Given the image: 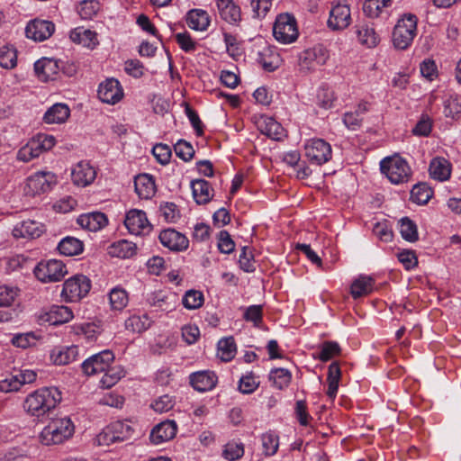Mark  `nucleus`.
I'll use <instances>...</instances> for the list:
<instances>
[{
    "instance_id": "obj_1",
    "label": "nucleus",
    "mask_w": 461,
    "mask_h": 461,
    "mask_svg": "<svg viewBox=\"0 0 461 461\" xmlns=\"http://www.w3.org/2000/svg\"><path fill=\"white\" fill-rule=\"evenodd\" d=\"M61 401V393L56 387H42L30 393L24 400L25 411L40 418L56 408Z\"/></svg>"
},
{
    "instance_id": "obj_2",
    "label": "nucleus",
    "mask_w": 461,
    "mask_h": 461,
    "mask_svg": "<svg viewBox=\"0 0 461 461\" xmlns=\"http://www.w3.org/2000/svg\"><path fill=\"white\" fill-rule=\"evenodd\" d=\"M75 432V426L68 416L52 418L40 434V441L45 446L62 444Z\"/></svg>"
},
{
    "instance_id": "obj_3",
    "label": "nucleus",
    "mask_w": 461,
    "mask_h": 461,
    "mask_svg": "<svg viewBox=\"0 0 461 461\" xmlns=\"http://www.w3.org/2000/svg\"><path fill=\"white\" fill-rule=\"evenodd\" d=\"M381 172L394 185L407 183L411 176L408 162L399 155L386 157L380 162Z\"/></svg>"
},
{
    "instance_id": "obj_4",
    "label": "nucleus",
    "mask_w": 461,
    "mask_h": 461,
    "mask_svg": "<svg viewBox=\"0 0 461 461\" xmlns=\"http://www.w3.org/2000/svg\"><path fill=\"white\" fill-rule=\"evenodd\" d=\"M417 33V17L413 14L403 15L395 24L392 41L395 49L406 50L413 41Z\"/></svg>"
},
{
    "instance_id": "obj_5",
    "label": "nucleus",
    "mask_w": 461,
    "mask_h": 461,
    "mask_svg": "<svg viewBox=\"0 0 461 461\" xmlns=\"http://www.w3.org/2000/svg\"><path fill=\"white\" fill-rule=\"evenodd\" d=\"M55 144L56 139L52 135L39 133L17 151L16 158L21 162H29L43 152L50 150Z\"/></svg>"
},
{
    "instance_id": "obj_6",
    "label": "nucleus",
    "mask_w": 461,
    "mask_h": 461,
    "mask_svg": "<svg viewBox=\"0 0 461 461\" xmlns=\"http://www.w3.org/2000/svg\"><path fill=\"white\" fill-rule=\"evenodd\" d=\"M275 39L282 44H290L295 41L299 32L296 20L289 14H282L276 17L273 27Z\"/></svg>"
},
{
    "instance_id": "obj_7",
    "label": "nucleus",
    "mask_w": 461,
    "mask_h": 461,
    "mask_svg": "<svg viewBox=\"0 0 461 461\" xmlns=\"http://www.w3.org/2000/svg\"><path fill=\"white\" fill-rule=\"evenodd\" d=\"M91 289L90 279L84 275H75L63 284L61 297L66 302H78L87 295Z\"/></svg>"
},
{
    "instance_id": "obj_8",
    "label": "nucleus",
    "mask_w": 461,
    "mask_h": 461,
    "mask_svg": "<svg viewBox=\"0 0 461 461\" xmlns=\"http://www.w3.org/2000/svg\"><path fill=\"white\" fill-rule=\"evenodd\" d=\"M68 273L66 265L58 259L41 261L34 268V275L42 283L60 281Z\"/></svg>"
},
{
    "instance_id": "obj_9",
    "label": "nucleus",
    "mask_w": 461,
    "mask_h": 461,
    "mask_svg": "<svg viewBox=\"0 0 461 461\" xmlns=\"http://www.w3.org/2000/svg\"><path fill=\"white\" fill-rule=\"evenodd\" d=\"M330 55L328 50L321 45L307 49L300 53L298 67L302 73H309L326 63Z\"/></svg>"
},
{
    "instance_id": "obj_10",
    "label": "nucleus",
    "mask_w": 461,
    "mask_h": 461,
    "mask_svg": "<svg viewBox=\"0 0 461 461\" xmlns=\"http://www.w3.org/2000/svg\"><path fill=\"white\" fill-rule=\"evenodd\" d=\"M305 156L310 162L316 165H322L328 162L332 156L330 143L322 139H312L304 146Z\"/></svg>"
},
{
    "instance_id": "obj_11",
    "label": "nucleus",
    "mask_w": 461,
    "mask_h": 461,
    "mask_svg": "<svg viewBox=\"0 0 461 461\" xmlns=\"http://www.w3.org/2000/svg\"><path fill=\"white\" fill-rule=\"evenodd\" d=\"M114 360V355L110 350H104L88 357L82 363V370L86 375L104 373Z\"/></svg>"
},
{
    "instance_id": "obj_12",
    "label": "nucleus",
    "mask_w": 461,
    "mask_h": 461,
    "mask_svg": "<svg viewBox=\"0 0 461 461\" xmlns=\"http://www.w3.org/2000/svg\"><path fill=\"white\" fill-rule=\"evenodd\" d=\"M124 225L133 235H145L149 233L152 229L146 212L138 209H131L126 213Z\"/></svg>"
},
{
    "instance_id": "obj_13",
    "label": "nucleus",
    "mask_w": 461,
    "mask_h": 461,
    "mask_svg": "<svg viewBox=\"0 0 461 461\" xmlns=\"http://www.w3.org/2000/svg\"><path fill=\"white\" fill-rule=\"evenodd\" d=\"M123 95L120 82L113 77L107 78L99 85L98 96L103 103L115 104L122 99Z\"/></svg>"
},
{
    "instance_id": "obj_14",
    "label": "nucleus",
    "mask_w": 461,
    "mask_h": 461,
    "mask_svg": "<svg viewBox=\"0 0 461 461\" xmlns=\"http://www.w3.org/2000/svg\"><path fill=\"white\" fill-rule=\"evenodd\" d=\"M54 175L50 172H37L27 178L24 191L29 195H36L50 189Z\"/></svg>"
},
{
    "instance_id": "obj_15",
    "label": "nucleus",
    "mask_w": 461,
    "mask_h": 461,
    "mask_svg": "<svg viewBox=\"0 0 461 461\" xmlns=\"http://www.w3.org/2000/svg\"><path fill=\"white\" fill-rule=\"evenodd\" d=\"M351 23L349 6L346 4H337L330 12L328 20V26L334 30H344Z\"/></svg>"
},
{
    "instance_id": "obj_16",
    "label": "nucleus",
    "mask_w": 461,
    "mask_h": 461,
    "mask_svg": "<svg viewBox=\"0 0 461 461\" xmlns=\"http://www.w3.org/2000/svg\"><path fill=\"white\" fill-rule=\"evenodd\" d=\"M55 25L52 22L45 20H33L25 29L26 36L35 41H43L54 32Z\"/></svg>"
},
{
    "instance_id": "obj_17",
    "label": "nucleus",
    "mask_w": 461,
    "mask_h": 461,
    "mask_svg": "<svg viewBox=\"0 0 461 461\" xmlns=\"http://www.w3.org/2000/svg\"><path fill=\"white\" fill-rule=\"evenodd\" d=\"M147 302L162 312H171L176 305L177 296L171 292L156 291L148 295Z\"/></svg>"
},
{
    "instance_id": "obj_18",
    "label": "nucleus",
    "mask_w": 461,
    "mask_h": 461,
    "mask_svg": "<svg viewBox=\"0 0 461 461\" xmlns=\"http://www.w3.org/2000/svg\"><path fill=\"white\" fill-rule=\"evenodd\" d=\"M158 238L161 244L170 250L183 251L188 248V239L174 229L162 230Z\"/></svg>"
},
{
    "instance_id": "obj_19",
    "label": "nucleus",
    "mask_w": 461,
    "mask_h": 461,
    "mask_svg": "<svg viewBox=\"0 0 461 461\" xmlns=\"http://www.w3.org/2000/svg\"><path fill=\"white\" fill-rule=\"evenodd\" d=\"M96 172L95 168L85 161L78 162L71 171L72 182L78 186H86L95 178Z\"/></svg>"
},
{
    "instance_id": "obj_20",
    "label": "nucleus",
    "mask_w": 461,
    "mask_h": 461,
    "mask_svg": "<svg viewBox=\"0 0 461 461\" xmlns=\"http://www.w3.org/2000/svg\"><path fill=\"white\" fill-rule=\"evenodd\" d=\"M177 427L175 421L166 420L155 426L150 432V441L155 445L172 439L176 434Z\"/></svg>"
},
{
    "instance_id": "obj_21",
    "label": "nucleus",
    "mask_w": 461,
    "mask_h": 461,
    "mask_svg": "<svg viewBox=\"0 0 461 461\" xmlns=\"http://www.w3.org/2000/svg\"><path fill=\"white\" fill-rule=\"evenodd\" d=\"M217 376L212 371H198L190 375V384L194 390L206 392L213 389L217 384Z\"/></svg>"
},
{
    "instance_id": "obj_22",
    "label": "nucleus",
    "mask_w": 461,
    "mask_h": 461,
    "mask_svg": "<svg viewBox=\"0 0 461 461\" xmlns=\"http://www.w3.org/2000/svg\"><path fill=\"white\" fill-rule=\"evenodd\" d=\"M44 231V226L33 220H26L17 224L13 230V235L16 239H36Z\"/></svg>"
},
{
    "instance_id": "obj_23",
    "label": "nucleus",
    "mask_w": 461,
    "mask_h": 461,
    "mask_svg": "<svg viewBox=\"0 0 461 461\" xmlns=\"http://www.w3.org/2000/svg\"><path fill=\"white\" fill-rule=\"evenodd\" d=\"M258 128L261 133L274 140H281L286 136L285 130L274 118L262 116L258 122Z\"/></svg>"
},
{
    "instance_id": "obj_24",
    "label": "nucleus",
    "mask_w": 461,
    "mask_h": 461,
    "mask_svg": "<svg viewBox=\"0 0 461 461\" xmlns=\"http://www.w3.org/2000/svg\"><path fill=\"white\" fill-rule=\"evenodd\" d=\"M219 14L230 24H238L241 20L240 7L232 0H216Z\"/></svg>"
},
{
    "instance_id": "obj_25",
    "label": "nucleus",
    "mask_w": 461,
    "mask_h": 461,
    "mask_svg": "<svg viewBox=\"0 0 461 461\" xmlns=\"http://www.w3.org/2000/svg\"><path fill=\"white\" fill-rule=\"evenodd\" d=\"M34 70L41 81L47 82L55 78L59 66L54 59L43 58L35 62Z\"/></svg>"
},
{
    "instance_id": "obj_26",
    "label": "nucleus",
    "mask_w": 461,
    "mask_h": 461,
    "mask_svg": "<svg viewBox=\"0 0 461 461\" xmlns=\"http://www.w3.org/2000/svg\"><path fill=\"white\" fill-rule=\"evenodd\" d=\"M72 318L71 309L64 305H52L43 316V320L50 325L63 324L68 322Z\"/></svg>"
},
{
    "instance_id": "obj_27",
    "label": "nucleus",
    "mask_w": 461,
    "mask_h": 461,
    "mask_svg": "<svg viewBox=\"0 0 461 461\" xmlns=\"http://www.w3.org/2000/svg\"><path fill=\"white\" fill-rule=\"evenodd\" d=\"M108 219L106 215L100 212L82 214L77 219V223L90 231H97L106 226Z\"/></svg>"
},
{
    "instance_id": "obj_28",
    "label": "nucleus",
    "mask_w": 461,
    "mask_h": 461,
    "mask_svg": "<svg viewBox=\"0 0 461 461\" xmlns=\"http://www.w3.org/2000/svg\"><path fill=\"white\" fill-rule=\"evenodd\" d=\"M135 192L141 199H150L156 193L153 177L148 174L139 175L134 180Z\"/></svg>"
},
{
    "instance_id": "obj_29",
    "label": "nucleus",
    "mask_w": 461,
    "mask_h": 461,
    "mask_svg": "<svg viewBox=\"0 0 461 461\" xmlns=\"http://www.w3.org/2000/svg\"><path fill=\"white\" fill-rule=\"evenodd\" d=\"M191 188L194 199L198 204L209 203L213 196V189L206 180L196 179L192 181Z\"/></svg>"
},
{
    "instance_id": "obj_30",
    "label": "nucleus",
    "mask_w": 461,
    "mask_h": 461,
    "mask_svg": "<svg viewBox=\"0 0 461 461\" xmlns=\"http://www.w3.org/2000/svg\"><path fill=\"white\" fill-rule=\"evenodd\" d=\"M429 175L433 179L446 181L451 175V165L444 158H434L429 164Z\"/></svg>"
},
{
    "instance_id": "obj_31",
    "label": "nucleus",
    "mask_w": 461,
    "mask_h": 461,
    "mask_svg": "<svg viewBox=\"0 0 461 461\" xmlns=\"http://www.w3.org/2000/svg\"><path fill=\"white\" fill-rule=\"evenodd\" d=\"M70 115V110L65 104L58 103L50 107L44 116L43 121L48 124L63 123Z\"/></svg>"
},
{
    "instance_id": "obj_32",
    "label": "nucleus",
    "mask_w": 461,
    "mask_h": 461,
    "mask_svg": "<svg viewBox=\"0 0 461 461\" xmlns=\"http://www.w3.org/2000/svg\"><path fill=\"white\" fill-rule=\"evenodd\" d=\"M69 37L72 41L90 49L98 44L96 33L83 27H77L71 31Z\"/></svg>"
},
{
    "instance_id": "obj_33",
    "label": "nucleus",
    "mask_w": 461,
    "mask_h": 461,
    "mask_svg": "<svg viewBox=\"0 0 461 461\" xmlns=\"http://www.w3.org/2000/svg\"><path fill=\"white\" fill-rule=\"evenodd\" d=\"M78 353V347L73 345L53 349L50 357L56 365H68L77 359Z\"/></svg>"
},
{
    "instance_id": "obj_34",
    "label": "nucleus",
    "mask_w": 461,
    "mask_h": 461,
    "mask_svg": "<svg viewBox=\"0 0 461 461\" xmlns=\"http://www.w3.org/2000/svg\"><path fill=\"white\" fill-rule=\"evenodd\" d=\"M136 244L126 240H121L114 242L108 248V253L110 256L121 258H130L136 254Z\"/></svg>"
},
{
    "instance_id": "obj_35",
    "label": "nucleus",
    "mask_w": 461,
    "mask_h": 461,
    "mask_svg": "<svg viewBox=\"0 0 461 461\" xmlns=\"http://www.w3.org/2000/svg\"><path fill=\"white\" fill-rule=\"evenodd\" d=\"M186 22L193 30L205 31L210 25V16L202 9H193L188 12Z\"/></svg>"
},
{
    "instance_id": "obj_36",
    "label": "nucleus",
    "mask_w": 461,
    "mask_h": 461,
    "mask_svg": "<svg viewBox=\"0 0 461 461\" xmlns=\"http://www.w3.org/2000/svg\"><path fill=\"white\" fill-rule=\"evenodd\" d=\"M375 281L372 277L360 276L351 285L350 294L354 299L369 294L373 291Z\"/></svg>"
},
{
    "instance_id": "obj_37",
    "label": "nucleus",
    "mask_w": 461,
    "mask_h": 461,
    "mask_svg": "<svg viewBox=\"0 0 461 461\" xmlns=\"http://www.w3.org/2000/svg\"><path fill=\"white\" fill-rule=\"evenodd\" d=\"M58 249L60 254L72 257L82 253L84 245L80 240L68 236L59 241Z\"/></svg>"
},
{
    "instance_id": "obj_38",
    "label": "nucleus",
    "mask_w": 461,
    "mask_h": 461,
    "mask_svg": "<svg viewBox=\"0 0 461 461\" xmlns=\"http://www.w3.org/2000/svg\"><path fill=\"white\" fill-rule=\"evenodd\" d=\"M279 54L270 47H265L258 53V62L262 65L264 69L267 71H274L280 65Z\"/></svg>"
},
{
    "instance_id": "obj_39",
    "label": "nucleus",
    "mask_w": 461,
    "mask_h": 461,
    "mask_svg": "<svg viewBox=\"0 0 461 461\" xmlns=\"http://www.w3.org/2000/svg\"><path fill=\"white\" fill-rule=\"evenodd\" d=\"M340 376H341V372H340L339 364L336 362L331 363L329 366L328 377H327V382H328L327 395L330 399H334L337 395Z\"/></svg>"
},
{
    "instance_id": "obj_40",
    "label": "nucleus",
    "mask_w": 461,
    "mask_h": 461,
    "mask_svg": "<svg viewBox=\"0 0 461 461\" xmlns=\"http://www.w3.org/2000/svg\"><path fill=\"white\" fill-rule=\"evenodd\" d=\"M357 35L358 41L368 48H374L379 42V37L375 29L366 24L357 26Z\"/></svg>"
},
{
    "instance_id": "obj_41",
    "label": "nucleus",
    "mask_w": 461,
    "mask_h": 461,
    "mask_svg": "<svg viewBox=\"0 0 461 461\" xmlns=\"http://www.w3.org/2000/svg\"><path fill=\"white\" fill-rule=\"evenodd\" d=\"M104 373V374L100 380V384H102V387H104V388H110V387L113 386L125 375V372L122 366H111V365L109 366V367L107 369H105V371Z\"/></svg>"
},
{
    "instance_id": "obj_42",
    "label": "nucleus",
    "mask_w": 461,
    "mask_h": 461,
    "mask_svg": "<svg viewBox=\"0 0 461 461\" xmlns=\"http://www.w3.org/2000/svg\"><path fill=\"white\" fill-rule=\"evenodd\" d=\"M443 113L446 117L455 118L461 113V96L456 94H449L443 101Z\"/></svg>"
},
{
    "instance_id": "obj_43",
    "label": "nucleus",
    "mask_w": 461,
    "mask_h": 461,
    "mask_svg": "<svg viewBox=\"0 0 461 461\" xmlns=\"http://www.w3.org/2000/svg\"><path fill=\"white\" fill-rule=\"evenodd\" d=\"M269 380L279 390L286 388L292 380V374L285 368H275L269 374Z\"/></svg>"
},
{
    "instance_id": "obj_44",
    "label": "nucleus",
    "mask_w": 461,
    "mask_h": 461,
    "mask_svg": "<svg viewBox=\"0 0 461 461\" xmlns=\"http://www.w3.org/2000/svg\"><path fill=\"white\" fill-rule=\"evenodd\" d=\"M236 354L234 339L230 338L221 339L218 342L217 356L225 362L230 361Z\"/></svg>"
},
{
    "instance_id": "obj_45",
    "label": "nucleus",
    "mask_w": 461,
    "mask_h": 461,
    "mask_svg": "<svg viewBox=\"0 0 461 461\" xmlns=\"http://www.w3.org/2000/svg\"><path fill=\"white\" fill-rule=\"evenodd\" d=\"M150 326V321L146 314L132 315L125 321V329L131 332L140 333Z\"/></svg>"
},
{
    "instance_id": "obj_46",
    "label": "nucleus",
    "mask_w": 461,
    "mask_h": 461,
    "mask_svg": "<svg viewBox=\"0 0 461 461\" xmlns=\"http://www.w3.org/2000/svg\"><path fill=\"white\" fill-rule=\"evenodd\" d=\"M111 429L113 430L118 442H122L130 439L134 432L133 428L129 421L116 420L110 423Z\"/></svg>"
},
{
    "instance_id": "obj_47",
    "label": "nucleus",
    "mask_w": 461,
    "mask_h": 461,
    "mask_svg": "<svg viewBox=\"0 0 461 461\" xmlns=\"http://www.w3.org/2000/svg\"><path fill=\"white\" fill-rule=\"evenodd\" d=\"M400 233L405 240L410 242H415L419 239L417 225L408 217L400 220Z\"/></svg>"
},
{
    "instance_id": "obj_48",
    "label": "nucleus",
    "mask_w": 461,
    "mask_h": 461,
    "mask_svg": "<svg viewBox=\"0 0 461 461\" xmlns=\"http://www.w3.org/2000/svg\"><path fill=\"white\" fill-rule=\"evenodd\" d=\"M109 300L112 309L116 311L123 310L129 303L127 292L119 287L112 289L109 294Z\"/></svg>"
},
{
    "instance_id": "obj_49",
    "label": "nucleus",
    "mask_w": 461,
    "mask_h": 461,
    "mask_svg": "<svg viewBox=\"0 0 461 461\" xmlns=\"http://www.w3.org/2000/svg\"><path fill=\"white\" fill-rule=\"evenodd\" d=\"M17 64V51L13 46L5 45L0 48V66L12 69Z\"/></svg>"
},
{
    "instance_id": "obj_50",
    "label": "nucleus",
    "mask_w": 461,
    "mask_h": 461,
    "mask_svg": "<svg viewBox=\"0 0 461 461\" xmlns=\"http://www.w3.org/2000/svg\"><path fill=\"white\" fill-rule=\"evenodd\" d=\"M432 196V191L425 184L415 185L411 191V200L417 204H425Z\"/></svg>"
},
{
    "instance_id": "obj_51",
    "label": "nucleus",
    "mask_w": 461,
    "mask_h": 461,
    "mask_svg": "<svg viewBox=\"0 0 461 461\" xmlns=\"http://www.w3.org/2000/svg\"><path fill=\"white\" fill-rule=\"evenodd\" d=\"M40 337L34 332H26L14 335L12 339V343L17 348L25 349L31 347H35Z\"/></svg>"
},
{
    "instance_id": "obj_52",
    "label": "nucleus",
    "mask_w": 461,
    "mask_h": 461,
    "mask_svg": "<svg viewBox=\"0 0 461 461\" xmlns=\"http://www.w3.org/2000/svg\"><path fill=\"white\" fill-rule=\"evenodd\" d=\"M204 302L203 294L197 290L187 291L183 299V305L188 310L198 309L203 306Z\"/></svg>"
},
{
    "instance_id": "obj_53",
    "label": "nucleus",
    "mask_w": 461,
    "mask_h": 461,
    "mask_svg": "<svg viewBox=\"0 0 461 461\" xmlns=\"http://www.w3.org/2000/svg\"><path fill=\"white\" fill-rule=\"evenodd\" d=\"M391 0H366L363 5L365 14L370 17H376L381 11L389 6Z\"/></svg>"
},
{
    "instance_id": "obj_54",
    "label": "nucleus",
    "mask_w": 461,
    "mask_h": 461,
    "mask_svg": "<svg viewBox=\"0 0 461 461\" xmlns=\"http://www.w3.org/2000/svg\"><path fill=\"white\" fill-rule=\"evenodd\" d=\"M99 8L100 5L97 0H83L77 7V12L82 19L87 20L95 15Z\"/></svg>"
},
{
    "instance_id": "obj_55",
    "label": "nucleus",
    "mask_w": 461,
    "mask_h": 461,
    "mask_svg": "<svg viewBox=\"0 0 461 461\" xmlns=\"http://www.w3.org/2000/svg\"><path fill=\"white\" fill-rule=\"evenodd\" d=\"M263 452L266 456H272L276 453L279 446L278 436L273 432H267L262 435Z\"/></svg>"
},
{
    "instance_id": "obj_56",
    "label": "nucleus",
    "mask_w": 461,
    "mask_h": 461,
    "mask_svg": "<svg viewBox=\"0 0 461 461\" xmlns=\"http://www.w3.org/2000/svg\"><path fill=\"white\" fill-rule=\"evenodd\" d=\"M18 295V289L10 285H0V307H9Z\"/></svg>"
},
{
    "instance_id": "obj_57",
    "label": "nucleus",
    "mask_w": 461,
    "mask_h": 461,
    "mask_svg": "<svg viewBox=\"0 0 461 461\" xmlns=\"http://www.w3.org/2000/svg\"><path fill=\"white\" fill-rule=\"evenodd\" d=\"M159 211L168 222H176L180 218V211L174 203L166 202L161 203Z\"/></svg>"
},
{
    "instance_id": "obj_58",
    "label": "nucleus",
    "mask_w": 461,
    "mask_h": 461,
    "mask_svg": "<svg viewBox=\"0 0 461 461\" xmlns=\"http://www.w3.org/2000/svg\"><path fill=\"white\" fill-rule=\"evenodd\" d=\"M174 149L176 155L184 161L191 160L194 155V149L193 146L184 140H178L174 146Z\"/></svg>"
},
{
    "instance_id": "obj_59",
    "label": "nucleus",
    "mask_w": 461,
    "mask_h": 461,
    "mask_svg": "<svg viewBox=\"0 0 461 461\" xmlns=\"http://www.w3.org/2000/svg\"><path fill=\"white\" fill-rule=\"evenodd\" d=\"M258 385L259 381L252 373H249L240 378L239 388L241 393L249 394L256 391Z\"/></svg>"
},
{
    "instance_id": "obj_60",
    "label": "nucleus",
    "mask_w": 461,
    "mask_h": 461,
    "mask_svg": "<svg viewBox=\"0 0 461 461\" xmlns=\"http://www.w3.org/2000/svg\"><path fill=\"white\" fill-rule=\"evenodd\" d=\"M340 353V347L337 342L326 341L322 344L319 359L326 362Z\"/></svg>"
},
{
    "instance_id": "obj_61",
    "label": "nucleus",
    "mask_w": 461,
    "mask_h": 461,
    "mask_svg": "<svg viewBox=\"0 0 461 461\" xmlns=\"http://www.w3.org/2000/svg\"><path fill=\"white\" fill-rule=\"evenodd\" d=\"M244 454L243 445L241 443L230 442L226 444L223 450V456L230 461L240 458Z\"/></svg>"
},
{
    "instance_id": "obj_62",
    "label": "nucleus",
    "mask_w": 461,
    "mask_h": 461,
    "mask_svg": "<svg viewBox=\"0 0 461 461\" xmlns=\"http://www.w3.org/2000/svg\"><path fill=\"white\" fill-rule=\"evenodd\" d=\"M21 387V381L17 374H10L6 375L4 379L0 380V390L2 392H15L18 391Z\"/></svg>"
},
{
    "instance_id": "obj_63",
    "label": "nucleus",
    "mask_w": 461,
    "mask_h": 461,
    "mask_svg": "<svg viewBox=\"0 0 461 461\" xmlns=\"http://www.w3.org/2000/svg\"><path fill=\"white\" fill-rule=\"evenodd\" d=\"M174 404L175 401L173 398L166 394L156 399L151 404V407L155 411L163 413L170 411L174 407Z\"/></svg>"
},
{
    "instance_id": "obj_64",
    "label": "nucleus",
    "mask_w": 461,
    "mask_h": 461,
    "mask_svg": "<svg viewBox=\"0 0 461 461\" xmlns=\"http://www.w3.org/2000/svg\"><path fill=\"white\" fill-rule=\"evenodd\" d=\"M374 234L382 241L389 242L393 239V231L385 221L376 222L373 227Z\"/></svg>"
}]
</instances>
